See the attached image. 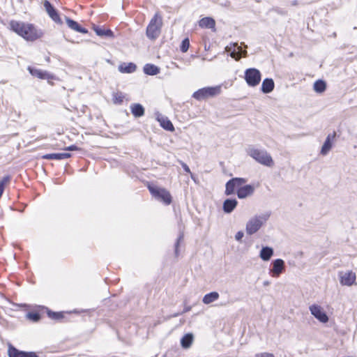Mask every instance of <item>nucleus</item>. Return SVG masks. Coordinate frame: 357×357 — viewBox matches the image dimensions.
<instances>
[{"label": "nucleus", "instance_id": "1", "mask_svg": "<svg viewBox=\"0 0 357 357\" xmlns=\"http://www.w3.org/2000/svg\"><path fill=\"white\" fill-rule=\"evenodd\" d=\"M9 24L13 31L26 40L34 41L40 38L43 35L40 29L30 23L12 20Z\"/></svg>", "mask_w": 357, "mask_h": 357}, {"label": "nucleus", "instance_id": "2", "mask_svg": "<svg viewBox=\"0 0 357 357\" xmlns=\"http://www.w3.org/2000/svg\"><path fill=\"white\" fill-rule=\"evenodd\" d=\"M162 25V20L161 16L158 13H155L147 26V37L150 39L156 38L160 33Z\"/></svg>", "mask_w": 357, "mask_h": 357}, {"label": "nucleus", "instance_id": "3", "mask_svg": "<svg viewBox=\"0 0 357 357\" xmlns=\"http://www.w3.org/2000/svg\"><path fill=\"white\" fill-rule=\"evenodd\" d=\"M248 153L253 159L263 165L271 167L273 165L271 156L265 151L250 148Z\"/></svg>", "mask_w": 357, "mask_h": 357}, {"label": "nucleus", "instance_id": "4", "mask_svg": "<svg viewBox=\"0 0 357 357\" xmlns=\"http://www.w3.org/2000/svg\"><path fill=\"white\" fill-rule=\"evenodd\" d=\"M149 190L152 196L156 199L162 201L167 205L171 204L172 196L166 189L149 185Z\"/></svg>", "mask_w": 357, "mask_h": 357}, {"label": "nucleus", "instance_id": "5", "mask_svg": "<svg viewBox=\"0 0 357 357\" xmlns=\"http://www.w3.org/2000/svg\"><path fill=\"white\" fill-rule=\"evenodd\" d=\"M244 78L248 86H256L261 82V75L258 69L251 68L245 71Z\"/></svg>", "mask_w": 357, "mask_h": 357}, {"label": "nucleus", "instance_id": "6", "mask_svg": "<svg viewBox=\"0 0 357 357\" xmlns=\"http://www.w3.org/2000/svg\"><path fill=\"white\" fill-rule=\"evenodd\" d=\"M221 87L220 86L214 87H205L200 89L193 93V97L198 100H203L208 97L216 96L220 93Z\"/></svg>", "mask_w": 357, "mask_h": 357}, {"label": "nucleus", "instance_id": "7", "mask_svg": "<svg viewBox=\"0 0 357 357\" xmlns=\"http://www.w3.org/2000/svg\"><path fill=\"white\" fill-rule=\"evenodd\" d=\"M309 310L312 315L319 322L326 324L328 321L329 317L321 305L317 304L311 305Z\"/></svg>", "mask_w": 357, "mask_h": 357}, {"label": "nucleus", "instance_id": "8", "mask_svg": "<svg viewBox=\"0 0 357 357\" xmlns=\"http://www.w3.org/2000/svg\"><path fill=\"white\" fill-rule=\"evenodd\" d=\"M340 283L344 286H352L356 284V275L352 271H342L339 273Z\"/></svg>", "mask_w": 357, "mask_h": 357}, {"label": "nucleus", "instance_id": "9", "mask_svg": "<svg viewBox=\"0 0 357 357\" xmlns=\"http://www.w3.org/2000/svg\"><path fill=\"white\" fill-rule=\"evenodd\" d=\"M245 183V179L241 178H235L229 181L226 184L225 193L229 195L237 191L238 188Z\"/></svg>", "mask_w": 357, "mask_h": 357}, {"label": "nucleus", "instance_id": "10", "mask_svg": "<svg viewBox=\"0 0 357 357\" xmlns=\"http://www.w3.org/2000/svg\"><path fill=\"white\" fill-rule=\"evenodd\" d=\"M226 51L230 54V56L235 60H238L241 56H245L247 52L243 50L241 46H238L237 44H233L229 46H227Z\"/></svg>", "mask_w": 357, "mask_h": 357}, {"label": "nucleus", "instance_id": "11", "mask_svg": "<svg viewBox=\"0 0 357 357\" xmlns=\"http://www.w3.org/2000/svg\"><path fill=\"white\" fill-rule=\"evenodd\" d=\"M273 268L271 270V275L278 278L284 269V262L281 259H277L272 263Z\"/></svg>", "mask_w": 357, "mask_h": 357}, {"label": "nucleus", "instance_id": "12", "mask_svg": "<svg viewBox=\"0 0 357 357\" xmlns=\"http://www.w3.org/2000/svg\"><path fill=\"white\" fill-rule=\"evenodd\" d=\"M8 354L9 357H38L35 352L19 351L12 346H9Z\"/></svg>", "mask_w": 357, "mask_h": 357}, {"label": "nucleus", "instance_id": "13", "mask_svg": "<svg viewBox=\"0 0 357 357\" xmlns=\"http://www.w3.org/2000/svg\"><path fill=\"white\" fill-rule=\"evenodd\" d=\"M263 221L259 218L251 219L246 225L247 233L252 234L255 233L262 225Z\"/></svg>", "mask_w": 357, "mask_h": 357}, {"label": "nucleus", "instance_id": "14", "mask_svg": "<svg viewBox=\"0 0 357 357\" xmlns=\"http://www.w3.org/2000/svg\"><path fill=\"white\" fill-rule=\"evenodd\" d=\"M44 6L51 19L57 24H62L59 15L48 1L44 2Z\"/></svg>", "mask_w": 357, "mask_h": 357}, {"label": "nucleus", "instance_id": "15", "mask_svg": "<svg viewBox=\"0 0 357 357\" xmlns=\"http://www.w3.org/2000/svg\"><path fill=\"white\" fill-rule=\"evenodd\" d=\"M255 188L251 185L240 186L237 190V195L240 199L245 198L251 195L254 192Z\"/></svg>", "mask_w": 357, "mask_h": 357}, {"label": "nucleus", "instance_id": "16", "mask_svg": "<svg viewBox=\"0 0 357 357\" xmlns=\"http://www.w3.org/2000/svg\"><path fill=\"white\" fill-rule=\"evenodd\" d=\"M335 134H330L327 136L324 144L322 146L321 153L323 155H326L330 151L332 147L333 141L335 138Z\"/></svg>", "mask_w": 357, "mask_h": 357}, {"label": "nucleus", "instance_id": "17", "mask_svg": "<svg viewBox=\"0 0 357 357\" xmlns=\"http://www.w3.org/2000/svg\"><path fill=\"white\" fill-rule=\"evenodd\" d=\"M273 255V249L271 247H263L259 252V257L263 261H269Z\"/></svg>", "mask_w": 357, "mask_h": 357}, {"label": "nucleus", "instance_id": "18", "mask_svg": "<svg viewBox=\"0 0 357 357\" xmlns=\"http://www.w3.org/2000/svg\"><path fill=\"white\" fill-rule=\"evenodd\" d=\"M157 119L164 129L169 131H173L174 130L173 124L167 117L158 115Z\"/></svg>", "mask_w": 357, "mask_h": 357}, {"label": "nucleus", "instance_id": "19", "mask_svg": "<svg viewBox=\"0 0 357 357\" xmlns=\"http://www.w3.org/2000/svg\"><path fill=\"white\" fill-rule=\"evenodd\" d=\"M215 25V20L209 17H204L199 21V26L202 28L213 29Z\"/></svg>", "mask_w": 357, "mask_h": 357}, {"label": "nucleus", "instance_id": "20", "mask_svg": "<svg viewBox=\"0 0 357 357\" xmlns=\"http://www.w3.org/2000/svg\"><path fill=\"white\" fill-rule=\"evenodd\" d=\"M274 89V82L271 78L264 79L261 84V91L264 93L271 92Z\"/></svg>", "mask_w": 357, "mask_h": 357}, {"label": "nucleus", "instance_id": "21", "mask_svg": "<svg viewBox=\"0 0 357 357\" xmlns=\"http://www.w3.org/2000/svg\"><path fill=\"white\" fill-rule=\"evenodd\" d=\"M66 22L68 26L71 29L75 30L79 33H88V31L86 29L81 27L77 22H75L70 18H68V17L66 19Z\"/></svg>", "mask_w": 357, "mask_h": 357}, {"label": "nucleus", "instance_id": "22", "mask_svg": "<svg viewBox=\"0 0 357 357\" xmlns=\"http://www.w3.org/2000/svg\"><path fill=\"white\" fill-rule=\"evenodd\" d=\"M136 70V66L133 63H123L119 66V70L122 73H131Z\"/></svg>", "mask_w": 357, "mask_h": 357}, {"label": "nucleus", "instance_id": "23", "mask_svg": "<svg viewBox=\"0 0 357 357\" xmlns=\"http://www.w3.org/2000/svg\"><path fill=\"white\" fill-rule=\"evenodd\" d=\"M71 156L69 153H50L46 154L43 156L45 159H51V160H63L65 158H68Z\"/></svg>", "mask_w": 357, "mask_h": 357}, {"label": "nucleus", "instance_id": "24", "mask_svg": "<svg viewBox=\"0 0 357 357\" xmlns=\"http://www.w3.org/2000/svg\"><path fill=\"white\" fill-rule=\"evenodd\" d=\"M194 340V336L192 333H187L183 336L181 340V345L184 349L189 348Z\"/></svg>", "mask_w": 357, "mask_h": 357}, {"label": "nucleus", "instance_id": "25", "mask_svg": "<svg viewBox=\"0 0 357 357\" xmlns=\"http://www.w3.org/2000/svg\"><path fill=\"white\" fill-rule=\"evenodd\" d=\"M219 298V294L217 291H212L206 294L203 297L202 301L204 304H210Z\"/></svg>", "mask_w": 357, "mask_h": 357}, {"label": "nucleus", "instance_id": "26", "mask_svg": "<svg viewBox=\"0 0 357 357\" xmlns=\"http://www.w3.org/2000/svg\"><path fill=\"white\" fill-rule=\"evenodd\" d=\"M93 30L99 36H107L110 38L114 37V33L110 29L102 28L100 26H93Z\"/></svg>", "mask_w": 357, "mask_h": 357}, {"label": "nucleus", "instance_id": "27", "mask_svg": "<svg viewBox=\"0 0 357 357\" xmlns=\"http://www.w3.org/2000/svg\"><path fill=\"white\" fill-rule=\"evenodd\" d=\"M237 201L236 199H227L223 204V210L225 213H231L236 206Z\"/></svg>", "mask_w": 357, "mask_h": 357}, {"label": "nucleus", "instance_id": "28", "mask_svg": "<svg viewBox=\"0 0 357 357\" xmlns=\"http://www.w3.org/2000/svg\"><path fill=\"white\" fill-rule=\"evenodd\" d=\"M144 72L146 75H155L160 72V69L153 64L148 63L144 66Z\"/></svg>", "mask_w": 357, "mask_h": 357}, {"label": "nucleus", "instance_id": "29", "mask_svg": "<svg viewBox=\"0 0 357 357\" xmlns=\"http://www.w3.org/2000/svg\"><path fill=\"white\" fill-rule=\"evenodd\" d=\"M29 70L33 76L37 77L40 79H49L51 77L48 73L40 70L29 68Z\"/></svg>", "mask_w": 357, "mask_h": 357}, {"label": "nucleus", "instance_id": "30", "mask_svg": "<svg viewBox=\"0 0 357 357\" xmlns=\"http://www.w3.org/2000/svg\"><path fill=\"white\" fill-rule=\"evenodd\" d=\"M313 89L317 93H323L326 89V84L324 80L319 79L314 83Z\"/></svg>", "mask_w": 357, "mask_h": 357}, {"label": "nucleus", "instance_id": "31", "mask_svg": "<svg viewBox=\"0 0 357 357\" xmlns=\"http://www.w3.org/2000/svg\"><path fill=\"white\" fill-rule=\"evenodd\" d=\"M131 112L136 117H139L144 115V107L139 104H135L131 106Z\"/></svg>", "mask_w": 357, "mask_h": 357}, {"label": "nucleus", "instance_id": "32", "mask_svg": "<svg viewBox=\"0 0 357 357\" xmlns=\"http://www.w3.org/2000/svg\"><path fill=\"white\" fill-rule=\"evenodd\" d=\"M189 47H190V41H189V39L188 38H185L182 43H181V50L183 52H186L188 49H189Z\"/></svg>", "mask_w": 357, "mask_h": 357}, {"label": "nucleus", "instance_id": "33", "mask_svg": "<svg viewBox=\"0 0 357 357\" xmlns=\"http://www.w3.org/2000/svg\"><path fill=\"white\" fill-rule=\"evenodd\" d=\"M9 180H10V178L8 176H5L0 181V197H1V195L3 192L5 185L9 181Z\"/></svg>", "mask_w": 357, "mask_h": 357}, {"label": "nucleus", "instance_id": "34", "mask_svg": "<svg viewBox=\"0 0 357 357\" xmlns=\"http://www.w3.org/2000/svg\"><path fill=\"white\" fill-rule=\"evenodd\" d=\"M48 315L50 317H51L54 319H60L63 318L62 312H48Z\"/></svg>", "mask_w": 357, "mask_h": 357}, {"label": "nucleus", "instance_id": "35", "mask_svg": "<svg viewBox=\"0 0 357 357\" xmlns=\"http://www.w3.org/2000/svg\"><path fill=\"white\" fill-rule=\"evenodd\" d=\"M26 317L33 321H37L40 319V316L38 313H28Z\"/></svg>", "mask_w": 357, "mask_h": 357}, {"label": "nucleus", "instance_id": "36", "mask_svg": "<svg viewBox=\"0 0 357 357\" xmlns=\"http://www.w3.org/2000/svg\"><path fill=\"white\" fill-rule=\"evenodd\" d=\"M255 357H275L273 354L264 352V353H259L255 356Z\"/></svg>", "mask_w": 357, "mask_h": 357}, {"label": "nucleus", "instance_id": "37", "mask_svg": "<svg viewBox=\"0 0 357 357\" xmlns=\"http://www.w3.org/2000/svg\"><path fill=\"white\" fill-rule=\"evenodd\" d=\"M66 151H79L80 149L75 145H70L65 149Z\"/></svg>", "mask_w": 357, "mask_h": 357}, {"label": "nucleus", "instance_id": "38", "mask_svg": "<svg viewBox=\"0 0 357 357\" xmlns=\"http://www.w3.org/2000/svg\"><path fill=\"white\" fill-rule=\"evenodd\" d=\"M243 237V231H238L236 233V236H235V238L237 240V241H240L242 238Z\"/></svg>", "mask_w": 357, "mask_h": 357}, {"label": "nucleus", "instance_id": "39", "mask_svg": "<svg viewBox=\"0 0 357 357\" xmlns=\"http://www.w3.org/2000/svg\"><path fill=\"white\" fill-rule=\"evenodd\" d=\"M121 101H122V97L121 96L117 97V94L114 95V102H121Z\"/></svg>", "mask_w": 357, "mask_h": 357}, {"label": "nucleus", "instance_id": "40", "mask_svg": "<svg viewBox=\"0 0 357 357\" xmlns=\"http://www.w3.org/2000/svg\"><path fill=\"white\" fill-rule=\"evenodd\" d=\"M182 167L184 169V170L188 172V173H190V168L188 167V166L185 164V163H182Z\"/></svg>", "mask_w": 357, "mask_h": 357}]
</instances>
